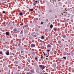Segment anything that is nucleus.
Wrapping results in <instances>:
<instances>
[{
	"mask_svg": "<svg viewBox=\"0 0 74 74\" xmlns=\"http://www.w3.org/2000/svg\"><path fill=\"white\" fill-rule=\"evenodd\" d=\"M39 66L42 70L44 69L45 68V66L43 65H39Z\"/></svg>",
	"mask_w": 74,
	"mask_h": 74,
	"instance_id": "1",
	"label": "nucleus"
},
{
	"mask_svg": "<svg viewBox=\"0 0 74 74\" xmlns=\"http://www.w3.org/2000/svg\"><path fill=\"white\" fill-rule=\"evenodd\" d=\"M38 3H39V2H38L37 1H36L34 2L33 3V4L34 5H36V4H37Z\"/></svg>",
	"mask_w": 74,
	"mask_h": 74,
	"instance_id": "2",
	"label": "nucleus"
},
{
	"mask_svg": "<svg viewBox=\"0 0 74 74\" xmlns=\"http://www.w3.org/2000/svg\"><path fill=\"white\" fill-rule=\"evenodd\" d=\"M31 47L32 48H33L35 47V45L34 44H32L31 45Z\"/></svg>",
	"mask_w": 74,
	"mask_h": 74,
	"instance_id": "3",
	"label": "nucleus"
},
{
	"mask_svg": "<svg viewBox=\"0 0 74 74\" xmlns=\"http://www.w3.org/2000/svg\"><path fill=\"white\" fill-rule=\"evenodd\" d=\"M7 55H9V54H10V53H9V51H7L5 53Z\"/></svg>",
	"mask_w": 74,
	"mask_h": 74,
	"instance_id": "4",
	"label": "nucleus"
},
{
	"mask_svg": "<svg viewBox=\"0 0 74 74\" xmlns=\"http://www.w3.org/2000/svg\"><path fill=\"white\" fill-rule=\"evenodd\" d=\"M6 36H8V35H9V32H6Z\"/></svg>",
	"mask_w": 74,
	"mask_h": 74,
	"instance_id": "5",
	"label": "nucleus"
},
{
	"mask_svg": "<svg viewBox=\"0 0 74 74\" xmlns=\"http://www.w3.org/2000/svg\"><path fill=\"white\" fill-rule=\"evenodd\" d=\"M32 35H33V36H34V37H36V35H35V33H32Z\"/></svg>",
	"mask_w": 74,
	"mask_h": 74,
	"instance_id": "6",
	"label": "nucleus"
},
{
	"mask_svg": "<svg viewBox=\"0 0 74 74\" xmlns=\"http://www.w3.org/2000/svg\"><path fill=\"white\" fill-rule=\"evenodd\" d=\"M47 47L48 48H51V46L49 45H47Z\"/></svg>",
	"mask_w": 74,
	"mask_h": 74,
	"instance_id": "7",
	"label": "nucleus"
},
{
	"mask_svg": "<svg viewBox=\"0 0 74 74\" xmlns=\"http://www.w3.org/2000/svg\"><path fill=\"white\" fill-rule=\"evenodd\" d=\"M64 55H66L67 54V52H64L63 53Z\"/></svg>",
	"mask_w": 74,
	"mask_h": 74,
	"instance_id": "8",
	"label": "nucleus"
},
{
	"mask_svg": "<svg viewBox=\"0 0 74 74\" xmlns=\"http://www.w3.org/2000/svg\"><path fill=\"white\" fill-rule=\"evenodd\" d=\"M19 14L20 15H22L23 14H22V12H21V13H19Z\"/></svg>",
	"mask_w": 74,
	"mask_h": 74,
	"instance_id": "9",
	"label": "nucleus"
},
{
	"mask_svg": "<svg viewBox=\"0 0 74 74\" xmlns=\"http://www.w3.org/2000/svg\"><path fill=\"white\" fill-rule=\"evenodd\" d=\"M53 25L51 24L50 26V28H52V27H53Z\"/></svg>",
	"mask_w": 74,
	"mask_h": 74,
	"instance_id": "10",
	"label": "nucleus"
},
{
	"mask_svg": "<svg viewBox=\"0 0 74 74\" xmlns=\"http://www.w3.org/2000/svg\"><path fill=\"white\" fill-rule=\"evenodd\" d=\"M29 10L30 11H33V9H29Z\"/></svg>",
	"mask_w": 74,
	"mask_h": 74,
	"instance_id": "11",
	"label": "nucleus"
},
{
	"mask_svg": "<svg viewBox=\"0 0 74 74\" xmlns=\"http://www.w3.org/2000/svg\"><path fill=\"white\" fill-rule=\"evenodd\" d=\"M41 38H42V39H44V36H42Z\"/></svg>",
	"mask_w": 74,
	"mask_h": 74,
	"instance_id": "12",
	"label": "nucleus"
},
{
	"mask_svg": "<svg viewBox=\"0 0 74 74\" xmlns=\"http://www.w3.org/2000/svg\"><path fill=\"white\" fill-rule=\"evenodd\" d=\"M0 54H1V55H3V52L2 51L0 52Z\"/></svg>",
	"mask_w": 74,
	"mask_h": 74,
	"instance_id": "13",
	"label": "nucleus"
},
{
	"mask_svg": "<svg viewBox=\"0 0 74 74\" xmlns=\"http://www.w3.org/2000/svg\"><path fill=\"white\" fill-rule=\"evenodd\" d=\"M63 37L64 38H65L66 37V36H65V35H64V36H63Z\"/></svg>",
	"mask_w": 74,
	"mask_h": 74,
	"instance_id": "14",
	"label": "nucleus"
},
{
	"mask_svg": "<svg viewBox=\"0 0 74 74\" xmlns=\"http://www.w3.org/2000/svg\"><path fill=\"white\" fill-rule=\"evenodd\" d=\"M63 58L64 59H66V57H63Z\"/></svg>",
	"mask_w": 74,
	"mask_h": 74,
	"instance_id": "15",
	"label": "nucleus"
},
{
	"mask_svg": "<svg viewBox=\"0 0 74 74\" xmlns=\"http://www.w3.org/2000/svg\"><path fill=\"white\" fill-rule=\"evenodd\" d=\"M63 12H64V13H65V12H66V10L64 11V10H63Z\"/></svg>",
	"mask_w": 74,
	"mask_h": 74,
	"instance_id": "16",
	"label": "nucleus"
},
{
	"mask_svg": "<svg viewBox=\"0 0 74 74\" xmlns=\"http://www.w3.org/2000/svg\"><path fill=\"white\" fill-rule=\"evenodd\" d=\"M3 14H5V12L4 11H3Z\"/></svg>",
	"mask_w": 74,
	"mask_h": 74,
	"instance_id": "17",
	"label": "nucleus"
},
{
	"mask_svg": "<svg viewBox=\"0 0 74 74\" xmlns=\"http://www.w3.org/2000/svg\"><path fill=\"white\" fill-rule=\"evenodd\" d=\"M59 43H60L61 42V41L60 40H59L58 41Z\"/></svg>",
	"mask_w": 74,
	"mask_h": 74,
	"instance_id": "18",
	"label": "nucleus"
},
{
	"mask_svg": "<svg viewBox=\"0 0 74 74\" xmlns=\"http://www.w3.org/2000/svg\"><path fill=\"white\" fill-rule=\"evenodd\" d=\"M44 55L45 56H46V55H47V54H46L44 53Z\"/></svg>",
	"mask_w": 74,
	"mask_h": 74,
	"instance_id": "19",
	"label": "nucleus"
},
{
	"mask_svg": "<svg viewBox=\"0 0 74 74\" xmlns=\"http://www.w3.org/2000/svg\"><path fill=\"white\" fill-rule=\"evenodd\" d=\"M58 26H60V23H58Z\"/></svg>",
	"mask_w": 74,
	"mask_h": 74,
	"instance_id": "20",
	"label": "nucleus"
},
{
	"mask_svg": "<svg viewBox=\"0 0 74 74\" xmlns=\"http://www.w3.org/2000/svg\"><path fill=\"white\" fill-rule=\"evenodd\" d=\"M53 66H54V67H55L56 66V64H53Z\"/></svg>",
	"mask_w": 74,
	"mask_h": 74,
	"instance_id": "21",
	"label": "nucleus"
},
{
	"mask_svg": "<svg viewBox=\"0 0 74 74\" xmlns=\"http://www.w3.org/2000/svg\"><path fill=\"white\" fill-rule=\"evenodd\" d=\"M47 52H50V50H47Z\"/></svg>",
	"mask_w": 74,
	"mask_h": 74,
	"instance_id": "22",
	"label": "nucleus"
},
{
	"mask_svg": "<svg viewBox=\"0 0 74 74\" xmlns=\"http://www.w3.org/2000/svg\"><path fill=\"white\" fill-rule=\"evenodd\" d=\"M23 32L22 31H21L20 33L21 34H22V33H23Z\"/></svg>",
	"mask_w": 74,
	"mask_h": 74,
	"instance_id": "23",
	"label": "nucleus"
},
{
	"mask_svg": "<svg viewBox=\"0 0 74 74\" xmlns=\"http://www.w3.org/2000/svg\"><path fill=\"white\" fill-rule=\"evenodd\" d=\"M19 42L20 44H21V41H19Z\"/></svg>",
	"mask_w": 74,
	"mask_h": 74,
	"instance_id": "24",
	"label": "nucleus"
},
{
	"mask_svg": "<svg viewBox=\"0 0 74 74\" xmlns=\"http://www.w3.org/2000/svg\"><path fill=\"white\" fill-rule=\"evenodd\" d=\"M35 60H37V58L36 57L35 58Z\"/></svg>",
	"mask_w": 74,
	"mask_h": 74,
	"instance_id": "25",
	"label": "nucleus"
},
{
	"mask_svg": "<svg viewBox=\"0 0 74 74\" xmlns=\"http://www.w3.org/2000/svg\"><path fill=\"white\" fill-rule=\"evenodd\" d=\"M64 11H67V10H66V9H65L64 10Z\"/></svg>",
	"mask_w": 74,
	"mask_h": 74,
	"instance_id": "26",
	"label": "nucleus"
},
{
	"mask_svg": "<svg viewBox=\"0 0 74 74\" xmlns=\"http://www.w3.org/2000/svg\"><path fill=\"white\" fill-rule=\"evenodd\" d=\"M23 25V23H22L21 24V25Z\"/></svg>",
	"mask_w": 74,
	"mask_h": 74,
	"instance_id": "27",
	"label": "nucleus"
},
{
	"mask_svg": "<svg viewBox=\"0 0 74 74\" xmlns=\"http://www.w3.org/2000/svg\"><path fill=\"white\" fill-rule=\"evenodd\" d=\"M56 29H57V28H55L54 29V30H55L56 31Z\"/></svg>",
	"mask_w": 74,
	"mask_h": 74,
	"instance_id": "28",
	"label": "nucleus"
},
{
	"mask_svg": "<svg viewBox=\"0 0 74 74\" xmlns=\"http://www.w3.org/2000/svg\"><path fill=\"white\" fill-rule=\"evenodd\" d=\"M41 24L42 25V24H43V22H41Z\"/></svg>",
	"mask_w": 74,
	"mask_h": 74,
	"instance_id": "29",
	"label": "nucleus"
},
{
	"mask_svg": "<svg viewBox=\"0 0 74 74\" xmlns=\"http://www.w3.org/2000/svg\"><path fill=\"white\" fill-rule=\"evenodd\" d=\"M41 56V59H42V57H43V56Z\"/></svg>",
	"mask_w": 74,
	"mask_h": 74,
	"instance_id": "30",
	"label": "nucleus"
},
{
	"mask_svg": "<svg viewBox=\"0 0 74 74\" xmlns=\"http://www.w3.org/2000/svg\"><path fill=\"white\" fill-rule=\"evenodd\" d=\"M72 71L73 73H74V70H72Z\"/></svg>",
	"mask_w": 74,
	"mask_h": 74,
	"instance_id": "31",
	"label": "nucleus"
},
{
	"mask_svg": "<svg viewBox=\"0 0 74 74\" xmlns=\"http://www.w3.org/2000/svg\"><path fill=\"white\" fill-rule=\"evenodd\" d=\"M21 53L23 52V51H21Z\"/></svg>",
	"mask_w": 74,
	"mask_h": 74,
	"instance_id": "32",
	"label": "nucleus"
},
{
	"mask_svg": "<svg viewBox=\"0 0 74 74\" xmlns=\"http://www.w3.org/2000/svg\"><path fill=\"white\" fill-rule=\"evenodd\" d=\"M27 74H32L29 73H27Z\"/></svg>",
	"mask_w": 74,
	"mask_h": 74,
	"instance_id": "33",
	"label": "nucleus"
},
{
	"mask_svg": "<svg viewBox=\"0 0 74 74\" xmlns=\"http://www.w3.org/2000/svg\"><path fill=\"white\" fill-rule=\"evenodd\" d=\"M24 26V27H26V25Z\"/></svg>",
	"mask_w": 74,
	"mask_h": 74,
	"instance_id": "34",
	"label": "nucleus"
},
{
	"mask_svg": "<svg viewBox=\"0 0 74 74\" xmlns=\"http://www.w3.org/2000/svg\"><path fill=\"white\" fill-rule=\"evenodd\" d=\"M48 56H46V57H48Z\"/></svg>",
	"mask_w": 74,
	"mask_h": 74,
	"instance_id": "35",
	"label": "nucleus"
},
{
	"mask_svg": "<svg viewBox=\"0 0 74 74\" xmlns=\"http://www.w3.org/2000/svg\"><path fill=\"white\" fill-rule=\"evenodd\" d=\"M5 40V41H6V40Z\"/></svg>",
	"mask_w": 74,
	"mask_h": 74,
	"instance_id": "36",
	"label": "nucleus"
},
{
	"mask_svg": "<svg viewBox=\"0 0 74 74\" xmlns=\"http://www.w3.org/2000/svg\"><path fill=\"white\" fill-rule=\"evenodd\" d=\"M45 57H44L43 58V59H45Z\"/></svg>",
	"mask_w": 74,
	"mask_h": 74,
	"instance_id": "37",
	"label": "nucleus"
},
{
	"mask_svg": "<svg viewBox=\"0 0 74 74\" xmlns=\"http://www.w3.org/2000/svg\"><path fill=\"white\" fill-rule=\"evenodd\" d=\"M17 43H18V42H16Z\"/></svg>",
	"mask_w": 74,
	"mask_h": 74,
	"instance_id": "38",
	"label": "nucleus"
},
{
	"mask_svg": "<svg viewBox=\"0 0 74 74\" xmlns=\"http://www.w3.org/2000/svg\"><path fill=\"white\" fill-rule=\"evenodd\" d=\"M39 16H40V15H39Z\"/></svg>",
	"mask_w": 74,
	"mask_h": 74,
	"instance_id": "39",
	"label": "nucleus"
},
{
	"mask_svg": "<svg viewBox=\"0 0 74 74\" xmlns=\"http://www.w3.org/2000/svg\"><path fill=\"white\" fill-rule=\"evenodd\" d=\"M42 43H40V44H41Z\"/></svg>",
	"mask_w": 74,
	"mask_h": 74,
	"instance_id": "40",
	"label": "nucleus"
},
{
	"mask_svg": "<svg viewBox=\"0 0 74 74\" xmlns=\"http://www.w3.org/2000/svg\"><path fill=\"white\" fill-rule=\"evenodd\" d=\"M48 59L47 58H46V59Z\"/></svg>",
	"mask_w": 74,
	"mask_h": 74,
	"instance_id": "41",
	"label": "nucleus"
},
{
	"mask_svg": "<svg viewBox=\"0 0 74 74\" xmlns=\"http://www.w3.org/2000/svg\"><path fill=\"white\" fill-rule=\"evenodd\" d=\"M6 39H7L5 38Z\"/></svg>",
	"mask_w": 74,
	"mask_h": 74,
	"instance_id": "42",
	"label": "nucleus"
}]
</instances>
